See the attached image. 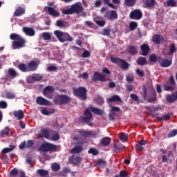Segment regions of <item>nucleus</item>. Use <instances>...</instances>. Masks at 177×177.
<instances>
[{"instance_id": "obj_51", "label": "nucleus", "mask_w": 177, "mask_h": 177, "mask_svg": "<svg viewBox=\"0 0 177 177\" xmlns=\"http://www.w3.org/2000/svg\"><path fill=\"white\" fill-rule=\"evenodd\" d=\"M34 147V140H28L26 144V149H31Z\"/></svg>"}, {"instance_id": "obj_10", "label": "nucleus", "mask_w": 177, "mask_h": 177, "mask_svg": "<svg viewBox=\"0 0 177 177\" xmlns=\"http://www.w3.org/2000/svg\"><path fill=\"white\" fill-rule=\"evenodd\" d=\"M129 17L131 20H140L143 17V13L140 9H136L130 12Z\"/></svg>"}, {"instance_id": "obj_1", "label": "nucleus", "mask_w": 177, "mask_h": 177, "mask_svg": "<svg viewBox=\"0 0 177 177\" xmlns=\"http://www.w3.org/2000/svg\"><path fill=\"white\" fill-rule=\"evenodd\" d=\"M92 113L95 115H102L103 114V111L99 108L90 105L85 109L84 116L80 117V122L82 124H87L88 127H93V122L91 121L92 118H93Z\"/></svg>"}, {"instance_id": "obj_11", "label": "nucleus", "mask_w": 177, "mask_h": 177, "mask_svg": "<svg viewBox=\"0 0 177 177\" xmlns=\"http://www.w3.org/2000/svg\"><path fill=\"white\" fill-rule=\"evenodd\" d=\"M92 80L93 82H96V81H101V82H105L107 81V77H106V75L103 73H100L99 72H94V74L92 77Z\"/></svg>"}, {"instance_id": "obj_37", "label": "nucleus", "mask_w": 177, "mask_h": 177, "mask_svg": "<svg viewBox=\"0 0 177 177\" xmlns=\"http://www.w3.org/2000/svg\"><path fill=\"white\" fill-rule=\"evenodd\" d=\"M41 37L44 41H49L52 38V35L48 32H44L41 34Z\"/></svg>"}, {"instance_id": "obj_23", "label": "nucleus", "mask_w": 177, "mask_h": 177, "mask_svg": "<svg viewBox=\"0 0 177 177\" xmlns=\"http://www.w3.org/2000/svg\"><path fill=\"white\" fill-rule=\"evenodd\" d=\"M10 129L9 127H5L4 129L0 131V138H6V136H9V132Z\"/></svg>"}, {"instance_id": "obj_63", "label": "nucleus", "mask_w": 177, "mask_h": 177, "mask_svg": "<svg viewBox=\"0 0 177 177\" xmlns=\"http://www.w3.org/2000/svg\"><path fill=\"white\" fill-rule=\"evenodd\" d=\"M8 103L5 101H0V109H7Z\"/></svg>"}, {"instance_id": "obj_54", "label": "nucleus", "mask_w": 177, "mask_h": 177, "mask_svg": "<svg viewBox=\"0 0 177 177\" xmlns=\"http://www.w3.org/2000/svg\"><path fill=\"white\" fill-rule=\"evenodd\" d=\"M95 24L100 27H104L106 26V21L104 20H96Z\"/></svg>"}, {"instance_id": "obj_19", "label": "nucleus", "mask_w": 177, "mask_h": 177, "mask_svg": "<svg viewBox=\"0 0 177 177\" xmlns=\"http://www.w3.org/2000/svg\"><path fill=\"white\" fill-rule=\"evenodd\" d=\"M68 161L71 164H73V165H77V164H80L81 162V158L79 156H72L68 158Z\"/></svg>"}, {"instance_id": "obj_6", "label": "nucleus", "mask_w": 177, "mask_h": 177, "mask_svg": "<svg viewBox=\"0 0 177 177\" xmlns=\"http://www.w3.org/2000/svg\"><path fill=\"white\" fill-rule=\"evenodd\" d=\"M71 102V98L67 95H57L53 99L55 104L63 106V104H68Z\"/></svg>"}, {"instance_id": "obj_44", "label": "nucleus", "mask_w": 177, "mask_h": 177, "mask_svg": "<svg viewBox=\"0 0 177 177\" xmlns=\"http://www.w3.org/2000/svg\"><path fill=\"white\" fill-rule=\"evenodd\" d=\"M129 29L131 31H133L138 28V23L136 21H131L129 25Z\"/></svg>"}, {"instance_id": "obj_56", "label": "nucleus", "mask_w": 177, "mask_h": 177, "mask_svg": "<svg viewBox=\"0 0 177 177\" xmlns=\"http://www.w3.org/2000/svg\"><path fill=\"white\" fill-rule=\"evenodd\" d=\"M6 96L7 99H15V97H16V95H15V93L11 92H7L6 93Z\"/></svg>"}, {"instance_id": "obj_42", "label": "nucleus", "mask_w": 177, "mask_h": 177, "mask_svg": "<svg viewBox=\"0 0 177 177\" xmlns=\"http://www.w3.org/2000/svg\"><path fill=\"white\" fill-rule=\"evenodd\" d=\"M141 96H142L143 100H147V88H146L145 86H142V91L141 93Z\"/></svg>"}, {"instance_id": "obj_3", "label": "nucleus", "mask_w": 177, "mask_h": 177, "mask_svg": "<svg viewBox=\"0 0 177 177\" xmlns=\"http://www.w3.org/2000/svg\"><path fill=\"white\" fill-rule=\"evenodd\" d=\"M82 12H84V6L81 2H77L71 5L70 8L62 10L63 15H73V13L78 15V13H82Z\"/></svg>"}, {"instance_id": "obj_36", "label": "nucleus", "mask_w": 177, "mask_h": 177, "mask_svg": "<svg viewBox=\"0 0 177 177\" xmlns=\"http://www.w3.org/2000/svg\"><path fill=\"white\" fill-rule=\"evenodd\" d=\"M147 60H146L145 57H139L137 59V64L139 66H145L146 65Z\"/></svg>"}, {"instance_id": "obj_46", "label": "nucleus", "mask_w": 177, "mask_h": 177, "mask_svg": "<svg viewBox=\"0 0 177 177\" xmlns=\"http://www.w3.org/2000/svg\"><path fill=\"white\" fill-rule=\"evenodd\" d=\"M82 151V147L81 146H77L73 148L71 150V153H81Z\"/></svg>"}, {"instance_id": "obj_35", "label": "nucleus", "mask_w": 177, "mask_h": 177, "mask_svg": "<svg viewBox=\"0 0 177 177\" xmlns=\"http://www.w3.org/2000/svg\"><path fill=\"white\" fill-rule=\"evenodd\" d=\"M165 6L171 8H175L176 6V1L175 0H167L166 3H164Z\"/></svg>"}, {"instance_id": "obj_59", "label": "nucleus", "mask_w": 177, "mask_h": 177, "mask_svg": "<svg viewBox=\"0 0 177 177\" xmlns=\"http://www.w3.org/2000/svg\"><path fill=\"white\" fill-rule=\"evenodd\" d=\"M137 75H138L139 77H145V71L138 68L136 71Z\"/></svg>"}, {"instance_id": "obj_17", "label": "nucleus", "mask_w": 177, "mask_h": 177, "mask_svg": "<svg viewBox=\"0 0 177 177\" xmlns=\"http://www.w3.org/2000/svg\"><path fill=\"white\" fill-rule=\"evenodd\" d=\"M22 30L28 37H34L35 35V30L32 28L24 27Z\"/></svg>"}, {"instance_id": "obj_27", "label": "nucleus", "mask_w": 177, "mask_h": 177, "mask_svg": "<svg viewBox=\"0 0 177 177\" xmlns=\"http://www.w3.org/2000/svg\"><path fill=\"white\" fill-rule=\"evenodd\" d=\"M17 68L20 70L22 73H28V68L27 64L21 63L18 65Z\"/></svg>"}, {"instance_id": "obj_20", "label": "nucleus", "mask_w": 177, "mask_h": 177, "mask_svg": "<svg viewBox=\"0 0 177 177\" xmlns=\"http://www.w3.org/2000/svg\"><path fill=\"white\" fill-rule=\"evenodd\" d=\"M78 133H80L83 136V138H91V136H93V132L92 131H82L77 130Z\"/></svg>"}, {"instance_id": "obj_52", "label": "nucleus", "mask_w": 177, "mask_h": 177, "mask_svg": "<svg viewBox=\"0 0 177 177\" xmlns=\"http://www.w3.org/2000/svg\"><path fill=\"white\" fill-rule=\"evenodd\" d=\"M126 80L127 82H133V81H135V77H133V75L128 74L126 75Z\"/></svg>"}, {"instance_id": "obj_50", "label": "nucleus", "mask_w": 177, "mask_h": 177, "mask_svg": "<svg viewBox=\"0 0 177 177\" xmlns=\"http://www.w3.org/2000/svg\"><path fill=\"white\" fill-rule=\"evenodd\" d=\"M88 153V154H92L93 156H97V154H99V151L95 148H90Z\"/></svg>"}, {"instance_id": "obj_13", "label": "nucleus", "mask_w": 177, "mask_h": 177, "mask_svg": "<svg viewBox=\"0 0 177 177\" xmlns=\"http://www.w3.org/2000/svg\"><path fill=\"white\" fill-rule=\"evenodd\" d=\"M28 66V71L31 72V71H37L38 69V63L37 61H30L27 64Z\"/></svg>"}, {"instance_id": "obj_32", "label": "nucleus", "mask_w": 177, "mask_h": 177, "mask_svg": "<svg viewBox=\"0 0 177 177\" xmlns=\"http://www.w3.org/2000/svg\"><path fill=\"white\" fill-rule=\"evenodd\" d=\"M176 52V47L175 44L171 43L170 44L169 52L167 53V56H174V53Z\"/></svg>"}, {"instance_id": "obj_18", "label": "nucleus", "mask_w": 177, "mask_h": 177, "mask_svg": "<svg viewBox=\"0 0 177 177\" xmlns=\"http://www.w3.org/2000/svg\"><path fill=\"white\" fill-rule=\"evenodd\" d=\"M140 49L142 56H147V55H149V52H150V47H149V46L146 44H142L140 46Z\"/></svg>"}, {"instance_id": "obj_40", "label": "nucleus", "mask_w": 177, "mask_h": 177, "mask_svg": "<svg viewBox=\"0 0 177 177\" xmlns=\"http://www.w3.org/2000/svg\"><path fill=\"white\" fill-rule=\"evenodd\" d=\"M108 102L113 103V102H122V100L118 95H113L111 98L108 99Z\"/></svg>"}, {"instance_id": "obj_5", "label": "nucleus", "mask_w": 177, "mask_h": 177, "mask_svg": "<svg viewBox=\"0 0 177 177\" xmlns=\"http://www.w3.org/2000/svg\"><path fill=\"white\" fill-rule=\"evenodd\" d=\"M88 90L86 88L80 86L79 88H73V93L76 97H80L82 100H86Z\"/></svg>"}, {"instance_id": "obj_30", "label": "nucleus", "mask_w": 177, "mask_h": 177, "mask_svg": "<svg viewBox=\"0 0 177 177\" xmlns=\"http://www.w3.org/2000/svg\"><path fill=\"white\" fill-rule=\"evenodd\" d=\"M37 174H38L41 177H48V175H49V171L40 169L37 171Z\"/></svg>"}, {"instance_id": "obj_49", "label": "nucleus", "mask_w": 177, "mask_h": 177, "mask_svg": "<svg viewBox=\"0 0 177 177\" xmlns=\"http://www.w3.org/2000/svg\"><path fill=\"white\" fill-rule=\"evenodd\" d=\"M51 169L55 172H57V171L60 169V165H59L58 163H53L51 165Z\"/></svg>"}, {"instance_id": "obj_58", "label": "nucleus", "mask_w": 177, "mask_h": 177, "mask_svg": "<svg viewBox=\"0 0 177 177\" xmlns=\"http://www.w3.org/2000/svg\"><path fill=\"white\" fill-rule=\"evenodd\" d=\"M109 115V120L111 121H114V120H115V118H114V116L117 115V113H115V112H114L113 111L111 110Z\"/></svg>"}, {"instance_id": "obj_8", "label": "nucleus", "mask_w": 177, "mask_h": 177, "mask_svg": "<svg viewBox=\"0 0 177 177\" xmlns=\"http://www.w3.org/2000/svg\"><path fill=\"white\" fill-rule=\"evenodd\" d=\"M56 150H57V146L48 142L42 144L38 148V151H43L44 153H48V151H56Z\"/></svg>"}, {"instance_id": "obj_9", "label": "nucleus", "mask_w": 177, "mask_h": 177, "mask_svg": "<svg viewBox=\"0 0 177 177\" xmlns=\"http://www.w3.org/2000/svg\"><path fill=\"white\" fill-rule=\"evenodd\" d=\"M55 92V87L52 86H47L43 90V95L47 99H53V93Z\"/></svg>"}, {"instance_id": "obj_7", "label": "nucleus", "mask_w": 177, "mask_h": 177, "mask_svg": "<svg viewBox=\"0 0 177 177\" xmlns=\"http://www.w3.org/2000/svg\"><path fill=\"white\" fill-rule=\"evenodd\" d=\"M111 63L118 64L119 67L122 68V70H128V68H129V64L127 61L121 58L111 57Z\"/></svg>"}, {"instance_id": "obj_41", "label": "nucleus", "mask_w": 177, "mask_h": 177, "mask_svg": "<svg viewBox=\"0 0 177 177\" xmlns=\"http://www.w3.org/2000/svg\"><path fill=\"white\" fill-rule=\"evenodd\" d=\"M129 52L131 53V55L135 56V55H138V48L135 46H130Z\"/></svg>"}, {"instance_id": "obj_24", "label": "nucleus", "mask_w": 177, "mask_h": 177, "mask_svg": "<svg viewBox=\"0 0 177 177\" xmlns=\"http://www.w3.org/2000/svg\"><path fill=\"white\" fill-rule=\"evenodd\" d=\"M143 2L147 8H152V6L157 5L156 0H143Z\"/></svg>"}, {"instance_id": "obj_39", "label": "nucleus", "mask_w": 177, "mask_h": 177, "mask_svg": "<svg viewBox=\"0 0 177 177\" xmlns=\"http://www.w3.org/2000/svg\"><path fill=\"white\" fill-rule=\"evenodd\" d=\"M145 109L146 110L149 111V113H151L150 115L151 117H152V118H154L155 117H157V115H158V113H154V111H153V108H151V106H146Z\"/></svg>"}, {"instance_id": "obj_57", "label": "nucleus", "mask_w": 177, "mask_h": 177, "mask_svg": "<svg viewBox=\"0 0 177 177\" xmlns=\"http://www.w3.org/2000/svg\"><path fill=\"white\" fill-rule=\"evenodd\" d=\"M177 136V129H173L168 133V138H174Z\"/></svg>"}, {"instance_id": "obj_25", "label": "nucleus", "mask_w": 177, "mask_h": 177, "mask_svg": "<svg viewBox=\"0 0 177 177\" xmlns=\"http://www.w3.org/2000/svg\"><path fill=\"white\" fill-rule=\"evenodd\" d=\"M157 100V93L153 91L148 97V103H153Z\"/></svg>"}, {"instance_id": "obj_43", "label": "nucleus", "mask_w": 177, "mask_h": 177, "mask_svg": "<svg viewBox=\"0 0 177 177\" xmlns=\"http://www.w3.org/2000/svg\"><path fill=\"white\" fill-rule=\"evenodd\" d=\"M41 133L46 139H49V131L46 129H41Z\"/></svg>"}, {"instance_id": "obj_60", "label": "nucleus", "mask_w": 177, "mask_h": 177, "mask_svg": "<svg viewBox=\"0 0 177 177\" xmlns=\"http://www.w3.org/2000/svg\"><path fill=\"white\" fill-rule=\"evenodd\" d=\"M89 56H91V53L88 50H84L82 54V57L86 58L89 57Z\"/></svg>"}, {"instance_id": "obj_4", "label": "nucleus", "mask_w": 177, "mask_h": 177, "mask_svg": "<svg viewBox=\"0 0 177 177\" xmlns=\"http://www.w3.org/2000/svg\"><path fill=\"white\" fill-rule=\"evenodd\" d=\"M54 34L59 42H73V41L70 34L64 32L62 30H55Z\"/></svg>"}, {"instance_id": "obj_31", "label": "nucleus", "mask_w": 177, "mask_h": 177, "mask_svg": "<svg viewBox=\"0 0 177 177\" xmlns=\"http://www.w3.org/2000/svg\"><path fill=\"white\" fill-rule=\"evenodd\" d=\"M55 111H56L53 109L49 110L44 109L41 110V114H43V115H50V114H54Z\"/></svg>"}, {"instance_id": "obj_33", "label": "nucleus", "mask_w": 177, "mask_h": 177, "mask_svg": "<svg viewBox=\"0 0 177 177\" xmlns=\"http://www.w3.org/2000/svg\"><path fill=\"white\" fill-rule=\"evenodd\" d=\"M8 73L11 78H16V77L18 75L17 72L13 68H10Z\"/></svg>"}, {"instance_id": "obj_22", "label": "nucleus", "mask_w": 177, "mask_h": 177, "mask_svg": "<svg viewBox=\"0 0 177 177\" xmlns=\"http://www.w3.org/2000/svg\"><path fill=\"white\" fill-rule=\"evenodd\" d=\"M171 115L172 113H165L162 117H158L157 120H158V121H169Z\"/></svg>"}, {"instance_id": "obj_16", "label": "nucleus", "mask_w": 177, "mask_h": 177, "mask_svg": "<svg viewBox=\"0 0 177 177\" xmlns=\"http://www.w3.org/2000/svg\"><path fill=\"white\" fill-rule=\"evenodd\" d=\"M36 103L39 104V106H49V101L42 97H37Z\"/></svg>"}, {"instance_id": "obj_29", "label": "nucleus", "mask_w": 177, "mask_h": 177, "mask_svg": "<svg viewBox=\"0 0 177 177\" xmlns=\"http://www.w3.org/2000/svg\"><path fill=\"white\" fill-rule=\"evenodd\" d=\"M160 66L161 67H164V68H167V67H169V66H171V64H172V60H169V59H163L160 63Z\"/></svg>"}, {"instance_id": "obj_21", "label": "nucleus", "mask_w": 177, "mask_h": 177, "mask_svg": "<svg viewBox=\"0 0 177 177\" xmlns=\"http://www.w3.org/2000/svg\"><path fill=\"white\" fill-rule=\"evenodd\" d=\"M13 115L15 118H17V120H23L24 118V113L21 110L15 111Z\"/></svg>"}, {"instance_id": "obj_26", "label": "nucleus", "mask_w": 177, "mask_h": 177, "mask_svg": "<svg viewBox=\"0 0 177 177\" xmlns=\"http://www.w3.org/2000/svg\"><path fill=\"white\" fill-rule=\"evenodd\" d=\"M106 17L109 20H113V19H118V15H117V11H115V10H111L110 12H109V15H108L106 16Z\"/></svg>"}, {"instance_id": "obj_64", "label": "nucleus", "mask_w": 177, "mask_h": 177, "mask_svg": "<svg viewBox=\"0 0 177 177\" xmlns=\"http://www.w3.org/2000/svg\"><path fill=\"white\" fill-rule=\"evenodd\" d=\"M119 176L120 177H127V176H128V171L122 170L120 171Z\"/></svg>"}, {"instance_id": "obj_34", "label": "nucleus", "mask_w": 177, "mask_h": 177, "mask_svg": "<svg viewBox=\"0 0 177 177\" xmlns=\"http://www.w3.org/2000/svg\"><path fill=\"white\" fill-rule=\"evenodd\" d=\"M111 142V140H110V138L105 137L101 140V145H102V146H104L106 147L109 146V145H110Z\"/></svg>"}, {"instance_id": "obj_15", "label": "nucleus", "mask_w": 177, "mask_h": 177, "mask_svg": "<svg viewBox=\"0 0 177 177\" xmlns=\"http://www.w3.org/2000/svg\"><path fill=\"white\" fill-rule=\"evenodd\" d=\"M166 100L168 103H174V102H176L177 100V91L166 95Z\"/></svg>"}, {"instance_id": "obj_2", "label": "nucleus", "mask_w": 177, "mask_h": 177, "mask_svg": "<svg viewBox=\"0 0 177 177\" xmlns=\"http://www.w3.org/2000/svg\"><path fill=\"white\" fill-rule=\"evenodd\" d=\"M10 39L13 41L12 42V46L13 49H20V48H24L26 45V39L21 37L19 35L16 33H12L10 35Z\"/></svg>"}, {"instance_id": "obj_38", "label": "nucleus", "mask_w": 177, "mask_h": 177, "mask_svg": "<svg viewBox=\"0 0 177 177\" xmlns=\"http://www.w3.org/2000/svg\"><path fill=\"white\" fill-rule=\"evenodd\" d=\"M136 3V0H124V5L126 6H128L129 8L135 6Z\"/></svg>"}, {"instance_id": "obj_12", "label": "nucleus", "mask_w": 177, "mask_h": 177, "mask_svg": "<svg viewBox=\"0 0 177 177\" xmlns=\"http://www.w3.org/2000/svg\"><path fill=\"white\" fill-rule=\"evenodd\" d=\"M44 12H48V15H50V16H53V17H59V16H60V13L52 7H45Z\"/></svg>"}, {"instance_id": "obj_61", "label": "nucleus", "mask_w": 177, "mask_h": 177, "mask_svg": "<svg viewBox=\"0 0 177 177\" xmlns=\"http://www.w3.org/2000/svg\"><path fill=\"white\" fill-rule=\"evenodd\" d=\"M149 60H150V62H151V63H154V62H157V56H156V55H154V54H151L149 56Z\"/></svg>"}, {"instance_id": "obj_28", "label": "nucleus", "mask_w": 177, "mask_h": 177, "mask_svg": "<svg viewBox=\"0 0 177 177\" xmlns=\"http://www.w3.org/2000/svg\"><path fill=\"white\" fill-rule=\"evenodd\" d=\"M164 37H161L160 35H154L152 37V41L156 45H158L161 42V39H163Z\"/></svg>"}, {"instance_id": "obj_45", "label": "nucleus", "mask_w": 177, "mask_h": 177, "mask_svg": "<svg viewBox=\"0 0 177 177\" xmlns=\"http://www.w3.org/2000/svg\"><path fill=\"white\" fill-rule=\"evenodd\" d=\"M97 164L99 165V167H102V168H104L107 166V162H106L103 159H99L97 161Z\"/></svg>"}, {"instance_id": "obj_62", "label": "nucleus", "mask_w": 177, "mask_h": 177, "mask_svg": "<svg viewBox=\"0 0 177 177\" xmlns=\"http://www.w3.org/2000/svg\"><path fill=\"white\" fill-rule=\"evenodd\" d=\"M96 102L98 104H103L104 103V100H103V97L100 96H97L96 97Z\"/></svg>"}, {"instance_id": "obj_55", "label": "nucleus", "mask_w": 177, "mask_h": 177, "mask_svg": "<svg viewBox=\"0 0 177 177\" xmlns=\"http://www.w3.org/2000/svg\"><path fill=\"white\" fill-rule=\"evenodd\" d=\"M32 81H41V80H42V76L39 74H36L32 77Z\"/></svg>"}, {"instance_id": "obj_53", "label": "nucleus", "mask_w": 177, "mask_h": 177, "mask_svg": "<svg viewBox=\"0 0 177 177\" xmlns=\"http://www.w3.org/2000/svg\"><path fill=\"white\" fill-rule=\"evenodd\" d=\"M130 97L131 99H132V100H133L134 102H136V103H139L140 102L139 97L136 94L131 93Z\"/></svg>"}, {"instance_id": "obj_14", "label": "nucleus", "mask_w": 177, "mask_h": 177, "mask_svg": "<svg viewBox=\"0 0 177 177\" xmlns=\"http://www.w3.org/2000/svg\"><path fill=\"white\" fill-rule=\"evenodd\" d=\"M26 13V8L19 6L18 7L13 13L14 17H20V16H23Z\"/></svg>"}, {"instance_id": "obj_48", "label": "nucleus", "mask_w": 177, "mask_h": 177, "mask_svg": "<svg viewBox=\"0 0 177 177\" xmlns=\"http://www.w3.org/2000/svg\"><path fill=\"white\" fill-rule=\"evenodd\" d=\"M119 138L120 140H122L123 142H128V134L125 133H121L119 135Z\"/></svg>"}, {"instance_id": "obj_47", "label": "nucleus", "mask_w": 177, "mask_h": 177, "mask_svg": "<svg viewBox=\"0 0 177 177\" xmlns=\"http://www.w3.org/2000/svg\"><path fill=\"white\" fill-rule=\"evenodd\" d=\"M15 145H10L9 148H4L2 150V153H3L4 154H6L8 153H10V151H12V150H15Z\"/></svg>"}]
</instances>
